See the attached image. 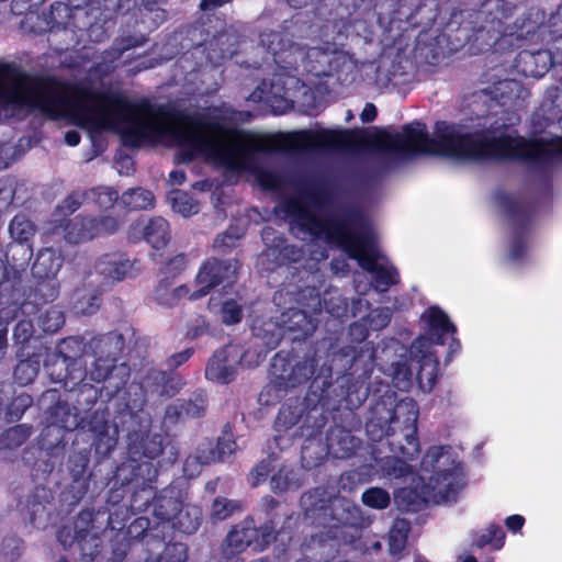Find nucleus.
<instances>
[{"instance_id":"obj_1","label":"nucleus","mask_w":562,"mask_h":562,"mask_svg":"<svg viewBox=\"0 0 562 562\" xmlns=\"http://www.w3.org/2000/svg\"><path fill=\"white\" fill-rule=\"evenodd\" d=\"M80 119L93 131L123 128L124 142L133 147L160 138L170 145L187 147L191 154L206 155L234 170L254 168V154L271 150L267 144L245 137L218 122H180L165 105L144 102L134 109L120 97L93 99L81 106Z\"/></svg>"},{"instance_id":"obj_2","label":"nucleus","mask_w":562,"mask_h":562,"mask_svg":"<svg viewBox=\"0 0 562 562\" xmlns=\"http://www.w3.org/2000/svg\"><path fill=\"white\" fill-rule=\"evenodd\" d=\"M483 123L473 132L462 125L437 122L430 137L424 123L403 127L402 156L427 154L457 160L519 159L540 168L562 160V136L527 140L509 127L508 113L501 110L480 114Z\"/></svg>"},{"instance_id":"obj_3","label":"nucleus","mask_w":562,"mask_h":562,"mask_svg":"<svg viewBox=\"0 0 562 562\" xmlns=\"http://www.w3.org/2000/svg\"><path fill=\"white\" fill-rule=\"evenodd\" d=\"M292 234L302 240L324 239L357 259L361 268L374 276L373 286L384 292L398 282V273L374 245V234L367 217L358 210L341 206L319 217L316 207L294 198L285 203Z\"/></svg>"},{"instance_id":"obj_4","label":"nucleus","mask_w":562,"mask_h":562,"mask_svg":"<svg viewBox=\"0 0 562 562\" xmlns=\"http://www.w3.org/2000/svg\"><path fill=\"white\" fill-rule=\"evenodd\" d=\"M306 23L300 20L284 21L280 30L263 31L259 43L273 56L276 65L285 71L296 70L300 66L315 77L330 76L334 70V52L329 48L306 45L304 38Z\"/></svg>"},{"instance_id":"obj_5","label":"nucleus","mask_w":562,"mask_h":562,"mask_svg":"<svg viewBox=\"0 0 562 562\" xmlns=\"http://www.w3.org/2000/svg\"><path fill=\"white\" fill-rule=\"evenodd\" d=\"M306 518L312 519L314 524L328 528L325 535L311 536V547H331V541L336 538L335 529L341 525H347L352 519L351 503L341 496L331 495L325 488L317 487L304 493L300 499Z\"/></svg>"},{"instance_id":"obj_6","label":"nucleus","mask_w":562,"mask_h":562,"mask_svg":"<svg viewBox=\"0 0 562 562\" xmlns=\"http://www.w3.org/2000/svg\"><path fill=\"white\" fill-rule=\"evenodd\" d=\"M517 5L507 0H483L477 10L467 12L461 22L464 38L482 46L495 45L499 40L509 37L510 19Z\"/></svg>"},{"instance_id":"obj_7","label":"nucleus","mask_w":562,"mask_h":562,"mask_svg":"<svg viewBox=\"0 0 562 562\" xmlns=\"http://www.w3.org/2000/svg\"><path fill=\"white\" fill-rule=\"evenodd\" d=\"M524 12L509 25V37L531 42L549 41L562 31V3L525 0Z\"/></svg>"},{"instance_id":"obj_8","label":"nucleus","mask_w":562,"mask_h":562,"mask_svg":"<svg viewBox=\"0 0 562 562\" xmlns=\"http://www.w3.org/2000/svg\"><path fill=\"white\" fill-rule=\"evenodd\" d=\"M333 369L323 363L319 366V357L315 350L304 356H289L278 352L271 360V375L273 384L279 390L294 389L308 382L315 376L314 383L322 380V389L331 385Z\"/></svg>"},{"instance_id":"obj_9","label":"nucleus","mask_w":562,"mask_h":562,"mask_svg":"<svg viewBox=\"0 0 562 562\" xmlns=\"http://www.w3.org/2000/svg\"><path fill=\"white\" fill-rule=\"evenodd\" d=\"M429 337H418L412 345V352L416 351L422 353L420 359L415 362L416 373L415 381L424 392H430L435 385L437 376V360L431 355H424V348H427L429 342L443 345V336L449 333H454L456 327L449 321V317L438 307H432L429 311L428 317Z\"/></svg>"},{"instance_id":"obj_10","label":"nucleus","mask_w":562,"mask_h":562,"mask_svg":"<svg viewBox=\"0 0 562 562\" xmlns=\"http://www.w3.org/2000/svg\"><path fill=\"white\" fill-rule=\"evenodd\" d=\"M182 505L180 491L175 486L164 488L161 493L154 498L153 514L161 521V526L150 528L147 517H138L130 527L131 532L136 531L137 536H143L147 546L156 548L165 540L164 529L169 528L166 524H171Z\"/></svg>"},{"instance_id":"obj_11","label":"nucleus","mask_w":562,"mask_h":562,"mask_svg":"<svg viewBox=\"0 0 562 562\" xmlns=\"http://www.w3.org/2000/svg\"><path fill=\"white\" fill-rule=\"evenodd\" d=\"M372 418L367 423V432L373 440L390 436L392 424L401 423L404 428L417 424L418 408L413 398L405 397L393 405L391 397L379 401L372 411Z\"/></svg>"},{"instance_id":"obj_12","label":"nucleus","mask_w":562,"mask_h":562,"mask_svg":"<svg viewBox=\"0 0 562 562\" xmlns=\"http://www.w3.org/2000/svg\"><path fill=\"white\" fill-rule=\"evenodd\" d=\"M472 104L486 106L488 111L493 106L507 110H518L526 105L530 97L529 90L518 80L504 79L493 86L477 90L473 93Z\"/></svg>"},{"instance_id":"obj_13","label":"nucleus","mask_w":562,"mask_h":562,"mask_svg":"<svg viewBox=\"0 0 562 562\" xmlns=\"http://www.w3.org/2000/svg\"><path fill=\"white\" fill-rule=\"evenodd\" d=\"M137 260L121 254H104L97 258L93 270L88 273L89 284L104 291L116 282L137 274Z\"/></svg>"},{"instance_id":"obj_14","label":"nucleus","mask_w":562,"mask_h":562,"mask_svg":"<svg viewBox=\"0 0 562 562\" xmlns=\"http://www.w3.org/2000/svg\"><path fill=\"white\" fill-rule=\"evenodd\" d=\"M412 49L405 47L387 53L380 59L375 69V83L381 89L390 86L398 87L413 81L416 66L411 58Z\"/></svg>"},{"instance_id":"obj_15","label":"nucleus","mask_w":562,"mask_h":562,"mask_svg":"<svg viewBox=\"0 0 562 562\" xmlns=\"http://www.w3.org/2000/svg\"><path fill=\"white\" fill-rule=\"evenodd\" d=\"M350 146V133L348 131L334 130L295 132L286 135L283 143L284 148L294 151L346 149Z\"/></svg>"},{"instance_id":"obj_16","label":"nucleus","mask_w":562,"mask_h":562,"mask_svg":"<svg viewBox=\"0 0 562 562\" xmlns=\"http://www.w3.org/2000/svg\"><path fill=\"white\" fill-rule=\"evenodd\" d=\"M93 358L94 361L88 369V378L92 382H102L105 396L111 398L127 383L131 375L130 367L124 362L116 363L109 359Z\"/></svg>"},{"instance_id":"obj_17","label":"nucleus","mask_w":562,"mask_h":562,"mask_svg":"<svg viewBox=\"0 0 562 562\" xmlns=\"http://www.w3.org/2000/svg\"><path fill=\"white\" fill-rule=\"evenodd\" d=\"M237 271V262L231 260L209 259L200 269L195 283L200 288L190 294L191 300L206 295L211 289L226 282L232 283Z\"/></svg>"},{"instance_id":"obj_18","label":"nucleus","mask_w":562,"mask_h":562,"mask_svg":"<svg viewBox=\"0 0 562 562\" xmlns=\"http://www.w3.org/2000/svg\"><path fill=\"white\" fill-rule=\"evenodd\" d=\"M43 401H48L45 408L46 419L49 426H57L67 431L78 429L82 423L80 408L69 401L63 398L56 391H47Z\"/></svg>"},{"instance_id":"obj_19","label":"nucleus","mask_w":562,"mask_h":562,"mask_svg":"<svg viewBox=\"0 0 562 562\" xmlns=\"http://www.w3.org/2000/svg\"><path fill=\"white\" fill-rule=\"evenodd\" d=\"M288 80L282 76H274L270 82L262 81L247 98L252 102H263L271 108L276 114H282L293 106L290 90L285 87Z\"/></svg>"},{"instance_id":"obj_20","label":"nucleus","mask_w":562,"mask_h":562,"mask_svg":"<svg viewBox=\"0 0 562 562\" xmlns=\"http://www.w3.org/2000/svg\"><path fill=\"white\" fill-rule=\"evenodd\" d=\"M79 428L94 436L98 451H110L116 443V429L110 425L108 407H99L88 417L82 416V423Z\"/></svg>"},{"instance_id":"obj_21","label":"nucleus","mask_w":562,"mask_h":562,"mask_svg":"<svg viewBox=\"0 0 562 562\" xmlns=\"http://www.w3.org/2000/svg\"><path fill=\"white\" fill-rule=\"evenodd\" d=\"M558 53L553 55L548 49L521 50L514 60V68L526 77L541 78L550 69L554 72Z\"/></svg>"},{"instance_id":"obj_22","label":"nucleus","mask_w":562,"mask_h":562,"mask_svg":"<svg viewBox=\"0 0 562 562\" xmlns=\"http://www.w3.org/2000/svg\"><path fill=\"white\" fill-rule=\"evenodd\" d=\"M184 385L186 381L178 373L159 369H149L142 382L146 393L162 398L176 396Z\"/></svg>"},{"instance_id":"obj_23","label":"nucleus","mask_w":562,"mask_h":562,"mask_svg":"<svg viewBox=\"0 0 562 562\" xmlns=\"http://www.w3.org/2000/svg\"><path fill=\"white\" fill-rule=\"evenodd\" d=\"M243 35L235 25H225L206 43L209 59L217 64L233 57L237 50Z\"/></svg>"},{"instance_id":"obj_24","label":"nucleus","mask_w":562,"mask_h":562,"mask_svg":"<svg viewBox=\"0 0 562 562\" xmlns=\"http://www.w3.org/2000/svg\"><path fill=\"white\" fill-rule=\"evenodd\" d=\"M165 449L164 436L159 432L138 434L132 431L128 434V452L136 460L140 458L156 459Z\"/></svg>"},{"instance_id":"obj_25","label":"nucleus","mask_w":562,"mask_h":562,"mask_svg":"<svg viewBox=\"0 0 562 562\" xmlns=\"http://www.w3.org/2000/svg\"><path fill=\"white\" fill-rule=\"evenodd\" d=\"M124 348L125 338L116 331L93 337L88 341V352H90V356L115 362Z\"/></svg>"},{"instance_id":"obj_26","label":"nucleus","mask_w":562,"mask_h":562,"mask_svg":"<svg viewBox=\"0 0 562 562\" xmlns=\"http://www.w3.org/2000/svg\"><path fill=\"white\" fill-rule=\"evenodd\" d=\"M279 319L283 333L293 334V340H300L312 335L316 328L314 319L306 312L297 308H289L279 316Z\"/></svg>"},{"instance_id":"obj_27","label":"nucleus","mask_w":562,"mask_h":562,"mask_svg":"<svg viewBox=\"0 0 562 562\" xmlns=\"http://www.w3.org/2000/svg\"><path fill=\"white\" fill-rule=\"evenodd\" d=\"M424 480L425 477L422 476L414 486L402 487L394 494V501L400 510L417 512L430 503Z\"/></svg>"},{"instance_id":"obj_28","label":"nucleus","mask_w":562,"mask_h":562,"mask_svg":"<svg viewBox=\"0 0 562 562\" xmlns=\"http://www.w3.org/2000/svg\"><path fill=\"white\" fill-rule=\"evenodd\" d=\"M453 482L454 473L450 468H445L443 473L437 472V474L430 475L428 483H425L430 503L440 504L452 499L456 495Z\"/></svg>"},{"instance_id":"obj_29","label":"nucleus","mask_w":562,"mask_h":562,"mask_svg":"<svg viewBox=\"0 0 562 562\" xmlns=\"http://www.w3.org/2000/svg\"><path fill=\"white\" fill-rule=\"evenodd\" d=\"M93 512L90 509L81 510L72 525L63 526L57 530V540L65 548H70L75 542L79 544L86 531L93 522Z\"/></svg>"},{"instance_id":"obj_30","label":"nucleus","mask_w":562,"mask_h":562,"mask_svg":"<svg viewBox=\"0 0 562 562\" xmlns=\"http://www.w3.org/2000/svg\"><path fill=\"white\" fill-rule=\"evenodd\" d=\"M25 272L3 268L0 273V302L16 304L23 296V276Z\"/></svg>"},{"instance_id":"obj_31","label":"nucleus","mask_w":562,"mask_h":562,"mask_svg":"<svg viewBox=\"0 0 562 562\" xmlns=\"http://www.w3.org/2000/svg\"><path fill=\"white\" fill-rule=\"evenodd\" d=\"M231 554L241 552L251 544L258 548V531L252 519H246L236 525L226 537Z\"/></svg>"},{"instance_id":"obj_32","label":"nucleus","mask_w":562,"mask_h":562,"mask_svg":"<svg viewBox=\"0 0 562 562\" xmlns=\"http://www.w3.org/2000/svg\"><path fill=\"white\" fill-rule=\"evenodd\" d=\"M445 41L443 36H430L428 34H420L412 53L416 60L435 65L445 55L441 43Z\"/></svg>"},{"instance_id":"obj_33","label":"nucleus","mask_w":562,"mask_h":562,"mask_svg":"<svg viewBox=\"0 0 562 562\" xmlns=\"http://www.w3.org/2000/svg\"><path fill=\"white\" fill-rule=\"evenodd\" d=\"M360 440L342 428H335L327 436V451L335 458H348L358 449Z\"/></svg>"},{"instance_id":"obj_34","label":"nucleus","mask_w":562,"mask_h":562,"mask_svg":"<svg viewBox=\"0 0 562 562\" xmlns=\"http://www.w3.org/2000/svg\"><path fill=\"white\" fill-rule=\"evenodd\" d=\"M64 259L59 251L53 248L42 249L32 266V274L38 279L54 278L63 266Z\"/></svg>"},{"instance_id":"obj_35","label":"nucleus","mask_w":562,"mask_h":562,"mask_svg":"<svg viewBox=\"0 0 562 562\" xmlns=\"http://www.w3.org/2000/svg\"><path fill=\"white\" fill-rule=\"evenodd\" d=\"M252 335L260 339L269 349H274L284 336L282 324L279 319L257 318L252 324Z\"/></svg>"},{"instance_id":"obj_36","label":"nucleus","mask_w":562,"mask_h":562,"mask_svg":"<svg viewBox=\"0 0 562 562\" xmlns=\"http://www.w3.org/2000/svg\"><path fill=\"white\" fill-rule=\"evenodd\" d=\"M100 291L98 286H91L89 283L82 288H77L71 296L75 312L82 315L95 313L101 304Z\"/></svg>"},{"instance_id":"obj_37","label":"nucleus","mask_w":562,"mask_h":562,"mask_svg":"<svg viewBox=\"0 0 562 562\" xmlns=\"http://www.w3.org/2000/svg\"><path fill=\"white\" fill-rule=\"evenodd\" d=\"M64 237L69 244H80L95 237V227L91 217L76 216L64 226Z\"/></svg>"},{"instance_id":"obj_38","label":"nucleus","mask_w":562,"mask_h":562,"mask_svg":"<svg viewBox=\"0 0 562 562\" xmlns=\"http://www.w3.org/2000/svg\"><path fill=\"white\" fill-rule=\"evenodd\" d=\"M205 376L207 380L227 384L231 383L236 376V369L233 366L226 364V351L218 350L209 360Z\"/></svg>"},{"instance_id":"obj_39","label":"nucleus","mask_w":562,"mask_h":562,"mask_svg":"<svg viewBox=\"0 0 562 562\" xmlns=\"http://www.w3.org/2000/svg\"><path fill=\"white\" fill-rule=\"evenodd\" d=\"M65 372L57 373L56 378L59 382L64 383L65 389L72 392L82 383H86L88 370L82 360L56 362Z\"/></svg>"},{"instance_id":"obj_40","label":"nucleus","mask_w":562,"mask_h":562,"mask_svg":"<svg viewBox=\"0 0 562 562\" xmlns=\"http://www.w3.org/2000/svg\"><path fill=\"white\" fill-rule=\"evenodd\" d=\"M144 239L154 248L161 249L170 240L169 223L161 216L150 218L142 228Z\"/></svg>"},{"instance_id":"obj_41","label":"nucleus","mask_w":562,"mask_h":562,"mask_svg":"<svg viewBox=\"0 0 562 562\" xmlns=\"http://www.w3.org/2000/svg\"><path fill=\"white\" fill-rule=\"evenodd\" d=\"M89 452L86 450L74 452L67 461V469L74 484L78 485V494L81 496L88 490L87 470L89 465Z\"/></svg>"},{"instance_id":"obj_42","label":"nucleus","mask_w":562,"mask_h":562,"mask_svg":"<svg viewBox=\"0 0 562 562\" xmlns=\"http://www.w3.org/2000/svg\"><path fill=\"white\" fill-rule=\"evenodd\" d=\"M273 235L274 232L272 228L266 227L262 229L263 240L273 249V251H279L278 256L282 260L299 262L304 258V251L302 248L294 245H288L282 237Z\"/></svg>"},{"instance_id":"obj_43","label":"nucleus","mask_w":562,"mask_h":562,"mask_svg":"<svg viewBox=\"0 0 562 562\" xmlns=\"http://www.w3.org/2000/svg\"><path fill=\"white\" fill-rule=\"evenodd\" d=\"M201 509L193 505H181L177 516L171 522V528L183 533H193L201 524Z\"/></svg>"},{"instance_id":"obj_44","label":"nucleus","mask_w":562,"mask_h":562,"mask_svg":"<svg viewBox=\"0 0 562 562\" xmlns=\"http://www.w3.org/2000/svg\"><path fill=\"white\" fill-rule=\"evenodd\" d=\"M189 294L187 285H179L172 288V282L168 279H161L155 288L154 296L158 304L171 307Z\"/></svg>"},{"instance_id":"obj_45","label":"nucleus","mask_w":562,"mask_h":562,"mask_svg":"<svg viewBox=\"0 0 562 562\" xmlns=\"http://www.w3.org/2000/svg\"><path fill=\"white\" fill-rule=\"evenodd\" d=\"M33 255L31 245L24 243H14L8 246L4 254V267L12 270L26 272V268Z\"/></svg>"},{"instance_id":"obj_46","label":"nucleus","mask_w":562,"mask_h":562,"mask_svg":"<svg viewBox=\"0 0 562 562\" xmlns=\"http://www.w3.org/2000/svg\"><path fill=\"white\" fill-rule=\"evenodd\" d=\"M32 427L20 424L7 429L0 435V457L5 458V450H13L21 447L31 436Z\"/></svg>"},{"instance_id":"obj_47","label":"nucleus","mask_w":562,"mask_h":562,"mask_svg":"<svg viewBox=\"0 0 562 562\" xmlns=\"http://www.w3.org/2000/svg\"><path fill=\"white\" fill-rule=\"evenodd\" d=\"M416 361L402 358L393 363L392 381L400 391H409L415 382Z\"/></svg>"},{"instance_id":"obj_48","label":"nucleus","mask_w":562,"mask_h":562,"mask_svg":"<svg viewBox=\"0 0 562 562\" xmlns=\"http://www.w3.org/2000/svg\"><path fill=\"white\" fill-rule=\"evenodd\" d=\"M303 413L304 406L299 400L283 404L274 422L276 430L286 431L300 422Z\"/></svg>"},{"instance_id":"obj_49","label":"nucleus","mask_w":562,"mask_h":562,"mask_svg":"<svg viewBox=\"0 0 562 562\" xmlns=\"http://www.w3.org/2000/svg\"><path fill=\"white\" fill-rule=\"evenodd\" d=\"M82 355L90 356V352H88V341L85 342L79 336H71L63 339L59 344L56 362L82 360Z\"/></svg>"},{"instance_id":"obj_50","label":"nucleus","mask_w":562,"mask_h":562,"mask_svg":"<svg viewBox=\"0 0 562 562\" xmlns=\"http://www.w3.org/2000/svg\"><path fill=\"white\" fill-rule=\"evenodd\" d=\"M453 461L450 456L445 452L443 447H431L422 460V470L425 473H434L437 474L443 473L445 468L452 469Z\"/></svg>"},{"instance_id":"obj_51","label":"nucleus","mask_w":562,"mask_h":562,"mask_svg":"<svg viewBox=\"0 0 562 562\" xmlns=\"http://www.w3.org/2000/svg\"><path fill=\"white\" fill-rule=\"evenodd\" d=\"M154 202L153 192L143 188L128 189L121 196V203L131 210H147L154 206Z\"/></svg>"},{"instance_id":"obj_52","label":"nucleus","mask_w":562,"mask_h":562,"mask_svg":"<svg viewBox=\"0 0 562 562\" xmlns=\"http://www.w3.org/2000/svg\"><path fill=\"white\" fill-rule=\"evenodd\" d=\"M9 234L15 243L29 244L35 234V226L24 214L15 215L9 224Z\"/></svg>"},{"instance_id":"obj_53","label":"nucleus","mask_w":562,"mask_h":562,"mask_svg":"<svg viewBox=\"0 0 562 562\" xmlns=\"http://www.w3.org/2000/svg\"><path fill=\"white\" fill-rule=\"evenodd\" d=\"M495 201L498 206L510 216L513 222H519L526 220V207L521 201H518L506 192H496Z\"/></svg>"},{"instance_id":"obj_54","label":"nucleus","mask_w":562,"mask_h":562,"mask_svg":"<svg viewBox=\"0 0 562 562\" xmlns=\"http://www.w3.org/2000/svg\"><path fill=\"white\" fill-rule=\"evenodd\" d=\"M78 546L82 562H92L93 559L99 555L101 551V540L98 536V531L94 530L93 522L89 527V531L85 532Z\"/></svg>"},{"instance_id":"obj_55","label":"nucleus","mask_w":562,"mask_h":562,"mask_svg":"<svg viewBox=\"0 0 562 562\" xmlns=\"http://www.w3.org/2000/svg\"><path fill=\"white\" fill-rule=\"evenodd\" d=\"M409 529L407 520H395L389 533V550L391 554H397L405 548Z\"/></svg>"},{"instance_id":"obj_56","label":"nucleus","mask_w":562,"mask_h":562,"mask_svg":"<svg viewBox=\"0 0 562 562\" xmlns=\"http://www.w3.org/2000/svg\"><path fill=\"white\" fill-rule=\"evenodd\" d=\"M179 402L190 418L204 416L207 408V395L203 390H196L188 398H181Z\"/></svg>"},{"instance_id":"obj_57","label":"nucleus","mask_w":562,"mask_h":562,"mask_svg":"<svg viewBox=\"0 0 562 562\" xmlns=\"http://www.w3.org/2000/svg\"><path fill=\"white\" fill-rule=\"evenodd\" d=\"M375 8L381 24H393L403 20L401 0H379Z\"/></svg>"},{"instance_id":"obj_58","label":"nucleus","mask_w":562,"mask_h":562,"mask_svg":"<svg viewBox=\"0 0 562 562\" xmlns=\"http://www.w3.org/2000/svg\"><path fill=\"white\" fill-rule=\"evenodd\" d=\"M241 509L243 505L239 501L218 496L212 503L211 518L214 521L225 520L234 513L240 512Z\"/></svg>"},{"instance_id":"obj_59","label":"nucleus","mask_w":562,"mask_h":562,"mask_svg":"<svg viewBox=\"0 0 562 562\" xmlns=\"http://www.w3.org/2000/svg\"><path fill=\"white\" fill-rule=\"evenodd\" d=\"M323 304L326 312L334 317L340 318L347 314V300L337 290L326 291L324 293Z\"/></svg>"},{"instance_id":"obj_60","label":"nucleus","mask_w":562,"mask_h":562,"mask_svg":"<svg viewBox=\"0 0 562 562\" xmlns=\"http://www.w3.org/2000/svg\"><path fill=\"white\" fill-rule=\"evenodd\" d=\"M170 201L172 210L183 216H190L200 211L199 203L186 192H175Z\"/></svg>"},{"instance_id":"obj_61","label":"nucleus","mask_w":562,"mask_h":562,"mask_svg":"<svg viewBox=\"0 0 562 562\" xmlns=\"http://www.w3.org/2000/svg\"><path fill=\"white\" fill-rule=\"evenodd\" d=\"M87 200L106 210L119 200V192L110 187H98L87 191Z\"/></svg>"},{"instance_id":"obj_62","label":"nucleus","mask_w":562,"mask_h":562,"mask_svg":"<svg viewBox=\"0 0 562 562\" xmlns=\"http://www.w3.org/2000/svg\"><path fill=\"white\" fill-rule=\"evenodd\" d=\"M102 391H99L90 383H82L78 386L77 397H76V406L80 408V413L90 409L98 401L99 395Z\"/></svg>"},{"instance_id":"obj_63","label":"nucleus","mask_w":562,"mask_h":562,"mask_svg":"<svg viewBox=\"0 0 562 562\" xmlns=\"http://www.w3.org/2000/svg\"><path fill=\"white\" fill-rule=\"evenodd\" d=\"M505 539V532L499 526L491 525L485 531L474 538V544L477 548H483L486 544L493 543L496 549H499Z\"/></svg>"},{"instance_id":"obj_64","label":"nucleus","mask_w":562,"mask_h":562,"mask_svg":"<svg viewBox=\"0 0 562 562\" xmlns=\"http://www.w3.org/2000/svg\"><path fill=\"white\" fill-rule=\"evenodd\" d=\"M188 558L187 547L181 542H170L165 546L158 555L157 562H186Z\"/></svg>"}]
</instances>
